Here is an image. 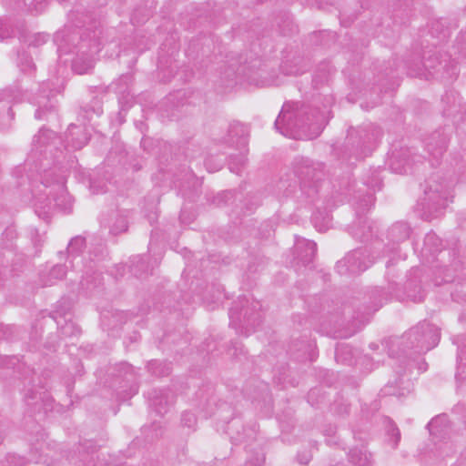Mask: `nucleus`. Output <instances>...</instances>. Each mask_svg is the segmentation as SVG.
<instances>
[{
    "instance_id": "nucleus-1",
    "label": "nucleus",
    "mask_w": 466,
    "mask_h": 466,
    "mask_svg": "<svg viewBox=\"0 0 466 466\" xmlns=\"http://www.w3.org/2000/svg\"><path fill=\"white\" fill-rule=\"evenodd\" d=\"M59 138L52 130L41 128L38 135L34 137L31 157L36 155L39 158V168L43 171L42 184L48 188L53 185L60 192L59 197H54L55 203L48 198L42 199L37 198L35 203V214L44 220H49L55 207L60 208L64 212L69 213L72 209L70 197L65 193V171L53 162V167H48L49 158H52L54 150H57Z\"/></svg>"
},
{
    "instance_id": "nucleus-2",
    "label": "nucleus",
    "mask_w": 466,
    "mask_h": 466,
    "mask_svg": "<svg viewBox=\"0 0 466 466\" xmlns=\"http://www.w3.org/2000/svg\"><path fill=\"white\" fill-rule=\"evenodd\" d=\"M100 31L64 29L56 33L54 41L60 56L76 53L72 68L79 75L87 73L94 66L95 56L100 51Z\"/></svg>"
},
{
    "instance_id": "nucleus-3",
    "label": "nucleus",
    "mask_w": 466,
    "mask_h": 466,
    "mask_svg": "<svg viewBox=\"0 0 466 466\" xmlns=\"http://www.w3.org/2000/svg\"><path fill=\"white\" fill-rule=\"evenodd\" d=\"M441 240L434 232H429L424 238L421 257L424 263L434 270L435 285L441 283L466 281V265L457 259V251L452 248H441Z\"/></svg>"
},
{
    "instance_id": "nucleus-4",
    "label": "nucleus",
    "mask_w": 466,
    "mask_h": 466,
    "mask_svg": "<svg viewBox=\"0 0 466 466\" xmlns=\"http://www.w3.org/2000/svg\"><path fill=\"white\" fill-rule=\"evenodd\" d=\"M326 110L312 109L299 102L285 103L275 120V129L286 137L299 139L311 128H319Z\"/></svg>"
},
{
    "instance_id": "nucleus-5",
    "label": "nucleus",
    "mask_w": 466,
    "mask_h": 466,
    "mask_svg": "<svg viewBox=\"0 0 466 466\" xmlns=\"http://www.w3.org/2000/svg\"><path fill=\"white\" fill-rule=\"evenodd\" d=\"M452 181H448L439 173L433 174L425 182L424 197L421 199L423 216L431 220L440 217L452 201Z\"/></svg>"
},
{
    "instance_id": "nucleus-6",
    "label": "nucleus",
    "mask_w": 466,
    "mask_h": 466,
    "mask_svg": "<svg viewBox=\"0 0 466 466\" xmlns=\"http://www.w3.org/2000/svg\"><path fill=\"white\" fill-rule=\"evenodd\" d=\"M440 338L438 327L423 320L405 332L399 344L402 346L403 352L413 350L415 353L422 354L436 347Z\"/></svg>"
},
{
    "instance_id": "nucleus-7",
    "label": "nucleus",
    "mask_w": 466,
    "mask_h": 466,
    "mask_svg": "<svg viewBox=\"0 0 466 466\" xmlns=\"http://www.w3.org/2000/svg\"><path fill=\"white\" fill-rule=\"evenodd\" d=\"M351 204L355 209L357 220L350 227V233L353 238L360 241H369L377 234L378 227L375 221L370 220L362 216L374 204L372 194L354 196Z\"/></svg>"
},
{
    "instance_id": "nucleus-8",
    "label": "nucleus",
    "mask_w": 466,
    "mask_h": 466,
    "mask_svg": "<svg viewBox=\"0 0 466 466\" xmlns=\"http://www.w3.org/2000/svg\"><path fill=\"white\" fill-rule=\"evenodd\" d=\"M261 304L259 301L249 300L244 297L239 298L238 302H234L230 308L228 315L230 325L236 329L245 328L246 335L255 329L261 321Z\"/></svg>"
},
{
    "instance_id": "nucleus-9",
    "label": "nucleus",
    "mask_w": 466,
    "mask_h": 466,
    "mask_svg": "<svg viewBox=\"0 0 466 466\" xmlns=\"http://www.w3.org/2000/svg\"><path fill=\"white\" fill-rule=\"evenodd\" d=\"M374 263L370 257L367 248H359L349 252L341 260L337 262L336 270L339 275L360 274Z\"/></svg>"
},
{
    "instance_id": "nucleus-10",
    "label": "nucleus",
    "mask_w": 466,
    "mask_h": 466,
    "mask_svg": "<svg viewBox=\"0 0 466 466\" xmlns=\"http://www.w3.org/2000/svg\"><path fill=\"white\" fill-rule=\"evenodd\" d=\"M292 167L293 173L301 187H311V184L320 178V165H314L309 158L303 157H296Z\"/></svg>"
},
{
    "instance_id": "nucleus-11",
    "label": "nucleus",
    "mask_w": 466,
    "mask_h": 466,
    "mask_svg": "<svg viewBox=\"0 0 466 466\" xmlns=\"http://www.w3.org/2000/svg\"><path fill=\"white\" fill-rule=\"evenodd\" d=\"M422 158L423 157L411 152L410 148H394L389 156L388 164L392 172L397 174H406L411 167V161L420 162Z\"/></svg>"
},
{
    "instance_id": "nucleus-12",
    "label": "nucleus",
    "mask_w": 466,
    "mask_h": 466,
    "mask_svg": "<svg viewBox=\"0 0 466 466\" xmlns=\"http://www.w3.org/2000/svg\"><path fill=\"white\" fill-rule=\"evenodd\" d=\"M128 211L126 209H112L103 213L100 218L101 228H107L109 234L117 236L127 232L128 228Z\"/></svg>"
},
{
    "instance_id": "nucleus-13",
    "label": "nucleus",
    "mask_w": 466,
    "mask_h": 466,
    "mask_svg": "<svg viewBox=\"0 0 466 466\" xmlns=\"http://www.w3.org/2000/svg\"><path fill=\"white\" fill-rule=\"evenodd\" d=\"M455 343L458 344L457 355V393L459 395L466 394V335L459 336L455 339Z\"/></svg>"
},
{
    "instance_id": "nucleus-14",
    "label": "nucleus",
    "mask_w": 466,
    "mask_h": 466,
    "mask_svg": "<svg viewBox=\"0 0 466 466\" xmlns=\"http://www.w3.org/2000/svg\"><path fill=\"white\" fill-rule=\"evenodd\" d=\"M449 139V134L445 129L436 130L426 138L425 148L429 155L438 161L445 152Z\"/></svg>"
},
{
    "instance_id": "nucleus-15",
    "label": "nucleus",
    "mask_w": 466,
    "mask_h": 466,
    "mask_svg": "<svg viewBox=\"0 0 466 466\" xmlns=\"http://www.w3.org/2000/svg\"><path fill=\"white\" fill-rule=\"evenodd\" d=\"M410 227L402 221L394 223L388 230L387 252L395 253L399 250V244L407 240L410 235Z\"/></svg>"
},
{
    "instance_id": "nucleus-16",
    "label": "nucleus",
    "mask_w": 466,
    "mask_h": 466,
    "mask_svg": "<svg viewBox=\"0 0 466 466\" xmlns=\"http://www.w3.org/2000/svg\"><path fill=\"white\" fill-rule=\"evenodd\" d=\"M147 397L151 408L159 415H163L174 402V394L169 390H152Z\"/></svg>"
},
{
    "instance_id": "nucleus-17",
    "label": "nucleus",
    "mask_w": 466,
    "mask_h": 466,
    "mask_svg": "<svg viewBox=\"0 0 466 466\" xmlns=\"http://www.w3.org/2000/svg\"><path fill=\"white\" fill-rule=\"evenodd\" d=\"M230 439L233 444L250 442L256 439L257 430L255 426L244 427L238 420H232L228 426Z\"/></svg>"
},
{
    "instance_id": "nucleus-18",
    "label": "nucleus",
    "mask_w": 466,
    "mask_h": 466,
    "mask_svg": "<svg viewBox=\"0 0 466 466\" xmlns=\"http://www.w3.org/2000/svg\"><path fill=\"white\" fill-rule=\"evenodd\" d=\"M17 66L22 74L28 76L25 79L18 78L13 86L15 91L21 92L27 90L29 87L28 82L32 80L31 78L35 72V66L32 58L25 53L18 55Z\"/></svg>"
},
{
    "instance_id": "nucleus-19",
    "label": "nucleus",
    "mask_w": 466,
    "mask_h": 466,
    "mask_svg": "<svg viewBox=\"0 0 466 466\" xmlns=\"http://www.w3.org/2000/svg\"><path fill=\"white\" fill-rule=\"evenodd\" d=\"M90 134L85 127L71 124L66 132V147L73 149H81L88 142Z\"/></svg>"
},
{
    "instance_id": "nucleus-20",
    "label": "nucleus",
    "mask_w": 466,
    "mask_h": 466,
    "mask_svg": "<svg viewBox=\"0 0 466 466\" xmlns=\"http://www.w3.org/2000/svg\"><path fill=\"white\" fill-rule=\"evenodd\" d=\"M298 258L303 266H309L314 259L317 253V244L314 241L302 239L296 244Z\"/></svg>"
},
{
    "instance_id": "nucleus-21",
    "label": "nucleus",
    "mask_w": 466,
    "mask_h": 466,
    "mask_svg": "<svg viewBox=\"0 0 466 466\" xmlns=\"http://www.w3.org/2000/svg\"><path fill=\"white\" fill-rule=\"evenodd\" d=\"M228 143L230 146H241L247 145L248 128L241 123L234 122L228 127Z\"/></svg>"
},
{
    "instance_id": "nucleus-22",
    "label": "nucleus",
    "mask_w": 466,
    "mask_h": 466,
    "mask_svg": "<svg viewBox=\"0 0 466 466\" xmlns=\"http://www.w3.org/2000/svg\"><path fill=\"white\" fill-rule=\"evenodd\" d=\"M381 137L382 130L380 127L374 125H370L365 127L360 133V138L362 140L364 149L370 152Z\"/></svg>"
},
{
    "instance_id": "nucleus-23",
    "label": "nucleus",
    "mask_w": 466,
    "mask_h": 466,
    "mask_svg": "<svg viewBox=\"0 0 466 466\" xmlns=\"http://www.w3.org/2000/svg\"><path fill=\"white\" fill-rule=\"evenodd\" d=\"M8 5L15 10L28 11L30 13H41L47 5V0H33L27 5L25 0H8Z\"/></svg>"
},
{
    "instance_id": "nucleus-24",
    "label": "nucleus",
    "mask_w": 466,
    "mask_h": 466,
    "mask_svg": "<svg viewBox=\"0 0 466 466\" xmlns=\"http://www.w3.org/2000/svg\"><path fill=\"white\" fill-rule=\"evenodd\" d=\"M66 266L55 265L48 272H41L40 282L43 287L52 286L66 276Z\"/></svg>"
},
{
    "instance_id": "nucleus-25",
    "label": "nucleus",
    "mask_w": 466,
    "mask_h": 466,
    "mask_svg": "<svg viewBox=\"0 0 466 466\" xmlns=\"http://www.w3.org/2000/svg\"><path fill=\"white\" fill-rule=\"evenodd\" d=\"M349 461L352 466H371V454L364 448H354L349 452Z\"/></svg>"
},
{
    "instance_id": "nucleus-26",
    "label": "nucleus",
    "mask_w": 466,
    "mask_h": 466,
    "mask_svg": "<svg viewBox=\"0 0 466 466\" xmlns=\"http://www.w3.org/2000/svg\"><path fill=\"white\" fill-rule=\"evenodd\" d=\"M406 296L414 302H421L424 299L425 293L420 286V282L410 279L405 284Z\"/></svg>"
},
{
    "instance_id": "nucleus-27",
    "label": "nucleus",
    "mask_w": 466,
    "mask_h": 466,
    "mask_svg": "<svg viewBox=\"0 0 466 466\" xmlns=\"http://www.w3.org/2000/svg\"><path fill=\"white\" fill-rule=\"evenodd\" d=\"M56 322L60 333L64 337H77L81 333V329L71 319L61 320L56 318Z\"/></svg>"
},
{
    "instance_id": "nucleus-28",
    "label": "nucleus",
    "mask_w": 466,
    "mask_h": 466,
    "mask_svg": "<svg viewBox=\"0 0 466 466\" xmlns=\"http://www.w3.org/2000/svg\"><path fill=\"white\" fill-rule=\"evenodd\" d=\"M72 307L73 303L71 299L67 298H62L56 303V310L53 316L54 319L56 320V318L61 320L70 319Z\"/></svg>"
},
{
    "instance_id": "nucleus-29",
    "label": "nucleus",
    "mask_w": 466,
    "mask_h": 466,
    "mask_svg": "<svg viewBox=\"0 0 466 466\" xmlns=\"http://www.w3.org/2000/svg\"><path fill=\"white\" fill-rule=\"evenodd\" d=\"M335 360L338 363L350 365L352 361V351L349 345L339 344L335 350Z\"/></svg>"
},
{
    "instance_id": "nucleus-30",
    "label": "nucleus",
    "mask_w": 466,
    "mask_h": 466,
    "mask_svg": "<svg viewBox=\"0 0 466 466\" xmlns=\"http://www.w3.org/2000/svg\"><path fill=\"white\" fill-rule=\"evenodd\" d=\"M132 83V75H122L117 80L111 85V88L117 94H129V87Z\"/></svg>"
},
{
    "instance_id": "nucleus-31",
    "label": "nucleus",
    "mask_w": 466,
    "mask_h": 466,
    "mask_svg": "<svg viewBox=\"0 0 466 466\" xmlns=\"http://www.w3.org/2000/svg\"><path fill=\"white\" fill-rule=\"evenodd\" d=\"M85 245L86 239L80 236L73 238L67 246L68 257L73 258L79 257Z\"/></svg>"
},
{
    "instance_id": "nucleus-32",
    "label": "nucleus",
    "mask_w": 466,
    "mask_h": 466,
    "mask_svg": "<svg viewBox=\"0 0 466 466\" xmlns=\"http://www.w3.org/2000/svg\"><path fill=\"white\" fill-rule=\"evenodd\" d=\"M246 162L247 158L242 153L239 155L231 156L228 163V168L231 172L239 175L241 169L245 167Z\"/></svg>"
},
{
    "instance_id": "nucleus-33",
    "label": "nucleus",
    "mask_w": 466,
    "mask_h": 466,
    "mask_svg": "<svg viewBox=\"0 0 466 466\" xmlns=\"http://www.w3.org/2000/svg\"><path fill=\"white\" fill-rule=\"evenodd\" d=\"M447 422L446 415H439L433 418L428 424L427 428L431 434L437 435L442 431L441 427Z\"/></svg>"
},
{
    "instance_id": "nucleus-34",
    "label": "nucleus",
    "mask_w": 466,
    "mask_h": 466,
    "mask_svg": "<svg viewBox=\"0 0 466 466\" xmlns=\"http://www.w3.org/2000/svg\"><path fill=\"white\" fill-rule=\"evenodd\" d=\"M15 31L10 22L6 19L0 18V40L14 37Z\"/></svg>"
},
{
    "instance_id": "nucleus-35",
    "label": "nucleus",
    "mask_w": 466,
    "mask_h": 466,
    "mask_svg": "<svg viewBox=\"0 0 466 466\" xmlns=\"http://www.w3.org/2000/svg\"><path fill=\"white\" fill-rule=\"evenodd\" d=\"M148 370L156 375V376H165L169 373V368L167 366H163L162 363L157 360H152L148 363L147 366Z\"/></svg>"
},
{
    "instance_id": "nucleus-36",
    "label": "nucleus",
    "mask_w": 466,
    "mask_h": 466,
    "mask_svg": "<svg viewBox=\"0 0 466 466\" xmlns=\"http://www.w3.org/2000/svg\"><path fill=\"white\" fill-rule=\"evenodd\" d=\"M145 262L141 257L134 258L131 265V271L137 277L142 278L145 271Z\"/></svg>"
},
{
    "instance_id": "nucleus-37",
    "label": "nucleus",
    "mask_w": 466,
    "mask_h": 466,
    "mask_svg": "<svg viewBox=\"0 0 466 466\" xmlns=\"http://www.w3.org/2000/svg\"><path fill=\"white\" fill-rule=\"evenodd\" d=\"M95 449L96 448L91 441H87L81 444L78 448V452L81 456V461H85L91 454H93Z\"/></svg>"
},
{
    "instance_id": "nucleus-38",
    "label": "nucleus",
    "mask_w": 466,
    "mask_h": 466,
    "mask_svg": "<svg viewBox=\"0 0 466 466\" xmlns=\"http://www.w3.org/2000/svg\"><path fill=\"white\" fill-rule=\"evenodd\" d=\"M387 433L389 436L393 438L392 447L396 448L399 441H400V432L398 427L392 421H389V425L387 426Z\"/></svg>"
},
{
    "instance_id": "nucleus-39",
    "label": "nucleus",
    "mask_w": 466,
    "mask_h": 466,
    "mask_svg": "<svg viewBox=\"0 0 466 466\" xmlns=\"http://www.w3.org/2000/svg\"><path fill=\"white\" fill-rule=\"evenodd\" d=\"M157 204L158 199H153L150 203L148 211H145L146 217L147 218L150 223H153L157 218Z\"/></svg>"
},
{
    "instance_id": "nucleus-40",
    "label": "nucleus",
    "mask_w": 466,
    "mask_h": 466,
    "mask_svg": "<svg viewBox=\"0 0 466 466\" xmlns=\"http://www.w3.org/2000/svg\"><path fill=\"white\" fill-rule=\"evenodd\" d=\"M207 170L210 173L218 171L222 167V161L208 157L204 162Z\"/></svg>"
},
{
    "instance_id": "nucleus-41",
    "label": "nucleus",
    "mask_w": 466,
    "mask_h": 466,
    "mask_svg": "<svg viewBox=\"0 0 466 466\" xmlns=\"http://www.w3.org/2000/svg\"><path fill=\"white\" fill-rule=\"evenodd\" d=\"M312 223L314 224V227L320 232H324L329 228V218H325L323 219V223L319 222V215L315 213L313 214L312 218Z\"/></svg>"
},
{
    "instance_id": "nucleus-42",
    "label": "nucleus",
    "mask_w": 466,
    "mask_h": 466,
    "mask_svg": "<svg viewBox=\"0 0 466 466\" xmlns=\"http://www.w3.org/2000/svg\"><path fill=\"white\" fill-rule=\"evenodd\" d=\"M181 422L185 427L193 428L197 422L194 413L186 411L182 414Z\"/></svg>"
},
{
    "instance_id": "nucleus-43",
    "label": "nucleus",
    "mask_w": 466,
    "mask_h": 466,
    "mask_svg": "<svg viewBox=\"0 0 466 466\" xmlns=\"http://www.w3.org/2000/svg\"><path fill=\"white\" fill-rule=\"evenodd\" d=\"M17 362L18 359L15 356H0V367L14 369Z\"/></svg>"
},
{
    "instance_id": "nucleus-44",
    "label": "nucleus",
    "mask_w": 466,
    "mask_h": 466,
    "mask_svg": "<svg viewBox=\"0 0 466 466\" xmlns=\"http://www.w3.org/2000/svg\"><path fill=\"white\" fill-rule=\"evenodd\" d=\"M38 108L35 110V116L36 119H43L46 112L50 111L54 106L52 105H47L46 103H41L37 101Z\"/></svg>"
},
{
    "instance_id": "nucleus-45",
    "label": "nucleus",
    "mask_w": 466,
    "mask_h": 466,
    "mask_svg": "<svg viewBox=\"0 0 466 466\" xmlns=\"http://www.w3.org/2000/svg\"><path fill=\"white\" fill-rule=\"evenodd\" d=\"M6 466H25V460L23 457L10 454L6 457Z\"/></svg>"
},
{
    "instance_id": "nucleus-46",
    "label": "nucleus",
    "mask_w": 466,
    "mask_h": 466,
    "mask_svg": "<svg viewBox=\"0 0 466 466\" xmlns=\"http://www.w3.org/2000/svg\"><path fill=\"white\" fill-rule=\"evenodd\" d=\"M311 458V453L308 451H299L297 455V461H299V463L303 465L308 464L310 461Z\"/></svg>"
},
{
    "instance_id": "nucleus-47",
    "label": "nucleus",
    "mask_w": 466,
    "mask_h": 466,
    "mask_svg": "<svg viewBox=\"0 0 466 466\" xmlns=\"http://www.w3.org/2000/svg\"><path fill=\"white\" fill-rule=\"evenodd\" d=\"M438 66L447 71V73L450 74L451 76H453L457 74L456 66L453 65H448L446 60L439 61Z\"/></svg>"
},
{
    "instance_id": "nucleus-48",
    "label": "nucleus",
    "mask_w": 466,
    "mask_h": 466,
    "mask_svg": "<svg viewBox=\"0 0 466 466\" xmlns=\"http://www.w3.org/2000/svg\"><path fill=\"white\" fill-rule=\"evenodd\" d=\"M265 461V456L262 452H257L254 459L248 461V466H261Z\"/></svg>"
},
{
    "instance_id": "nucleus-49",
    "label": "nucleus",
    "mask_w": 466,
    "mask_h": 466,
    "mask_svg": "<svg viewBox=\"0 0 466 466\" xmlns=\"http://www.w3.org/2000/svg\"><path fill=\"white\" fill-rule=\"evenodd\" d=\"M38 400H41L44 401V398H42L40 395L37 396V393H33L31 395L26 394L25 395V400L28 406H34L38 404Z\"/></svg>"
},
{
    "instance_id": "nucleus-50",
    "label": "nucleus",
    "mask_w": 466,
    "mask_h": 466,
    "mask_svg": "<svg viewBox=\"0 0 466 466\" xmlns=\"http://www.w3.org/2000/svg\"><path fill=\"white\" fill-rule=\"evenodd\" d=\"M85 112L86 114H89L90 112L99 116L102 114V106H101V104H100V101L98 100H95L94 101V106H92L91 107H88V108H85Z\"/></svg>"
},
{
    "instance_id": "nucleus-51",
    "label": "nucleus",
    "mask_w": 466,
    "mask_h": 466,
    "mask_svg": "<svg viewBox=\"0 0 466 466\" xmlns=\"http://www.w3.org/2000/svg\"><path fill=\"white\" fill-rule=\"evenodd\" d=\"M3 238H6L9 241H12L16 238V232L14 228H6L2 234Z\"/></svg>"
},
{
    "instance_id": "nucleus-52",
    "label": "nucleus",
    "mask_w": 466,
    "mask_h": 466,
    "mask_svg": "<svg viewBox=\"0 0 466 466\" xmlns=\"http://www.w3.org/2000/svg\"><path fill=\"white\" fill-rule=\"evenodd\" d=\"M452 411L457 414H461L462 419L466 420V407L464 406V404L458 403L457 405L454 406Z\"/></svg>"
},
{
    "instance_id": "nucleus-53",
    "label": "nucleus",
    "mask_w": 466,
    "mask_h": 466,
    "mask_svg": "<svg viewBox=\"0 0 466 466\" xmlns=\"http://www.w3.org/2000/svg\"><path fill=\"white\" fill-rule=\"evenodd\" d=\"M423 66L425 70L429 72V74H431L432 69H436V66L434 65L431 57L425 58L423 62Z\"/></svg>"
},
{
    "instance_id": "nucleus-54",
    "label": "nucleus",
    "mask_w": 466,
    "mask_h": 466,
    "mask_svg": "<svg viewBox=\"0 0 466 466\" xmlns=\"http://www.w3.org/2000/svg\"><path fill=\"white\" fill-rule=\"evenodd\" d=\"M333 432H334L333 430H329V431L328 433V438L326 439L327 444L330 445V446L339 444L336 437L332 435Z\"/></svg>"
},
{
    "instance_id": "nucleus-55",
    "label": "nucleus",
    "mask_w": 466,
    "mask_h": 466,
    "mask_svg": "<svg viewBox=\"0 0 466 466\" xmlns=\"http://www.w3.org/2000/svg\"><path fill=\"white\" fill-rule=\"evenodd\" d=\"M373 296L374 297H377V296L378 297H383L386 301L389 300V294L387 292H385L383 289H377L373 292Z\"/></svg>"
},
{
    "instance_id": "nucleus-56",
    "label": "nucleus",
    "mask_w": 466,
    "mask_h": 466,
    "mask_svg": "<svg viewBox=\"0 0 466 466\" xmlns=\"http://www.w3.org/2000/svg\"><path fill=\"white\" fill-rule=\"evenodd\" d=\"M90 189L92 190V192H93L94 194L104 193V192H106V190L104 188V187H102L101 188L96 187V183H95V182H91Z\"/></svg>"
},
{
    "instance_id": "nucleus-57",
    "label": "nucleus",
    "mask_w": 466,
    "mask_h": 466,
    "mask_svg": "<svg viewBox=\"0 0 466 466\" xmlns=\"http://www.w3.org/2000/svg\"><path fill=\"white\" fill-rule=\"evenodd\" d=\"M48 35H38L35 36V45H38L40 43H45L47 40Z\"/></svg>"
},
{
    "instance_id": "nucleus-58",
    "label": "nucleus",
    "mask_w": 466,
    "mask_h": 466,
    "mask_svg": "<svg viewBox=\"0 0 466 466\" xmlns=\"http://www.w3.org/2000/svg\"><path fill=\"white\" fill-rule=\"evenodd\" d=\"M122 366L125 368V370H127V373L134 378L135 377V371H134V368L128 364H122Z\"/></svg>"
},
{
    "instance_id": "nucleus-59",
    "label": "nucleus",
    "mask_w": 466,
    "mask_h": 466,
    "mask_svg": "<svg viewBox=\"0 0 466 466\" xmlns=\"http://www.w3.org/2000/svg\"><path fill=\"white\" fill-rule=\"evenodd\" d=\"M90 282H91V281H90V279H89V277H88V276H86V277H84V278H83V279H82V281H81V285H82L83 287L86 286V288L88 289V286H89V283H90Z\"/></svg>"
},
{
    "instance_id": "nucleus-60",
    "label": "nucleus",
    "mask_w": 466,
    "mask_h": 466,
    "mask_svg": "<svg viewBox=\"0 0 466 466\" xmlns=\"http://www.w3.org/2000/svg\"><path fill=\"white\" fill-rule=\"evenodd\" d=\"M35 463H48L47 460L40 456L39 458L35 459Z\"/></svg>"
},
{
    "instance_id": "nucleus-61",
    "label": "nucleus",
    "mask_w": 466,
    "mask_h": 466,
    "mask_svg": "<svg viewBox=\"0 0 466 466\" xmlns=\"http://www.w3.org/2000/svg\"><path fill=\"white\" fill-rule=\"evenodd\" d=\"M314 360H315V354H314L313 350L310 349L309 360L313 361Z\"/></svg>"
},
{
    "instance_id": "nucleus-62",
    "label": "nucleus",
    "mask_w": 466,
    "mask_h": 466,
    "mask_svg": "<svg viewBox=\"0 0 466 466\" xmlns=\"http://www.w3.org/2000/svg\"><path fill=\"white\" fill-rule=\"evenodd\" d=\"M370 348L371 350H377V349H378V345H376L375 343H371V344L370 345Z\"/></svg>"
},
{
    "instance_id": "nucleus-63",
    "label": "nucleus",
    "mask_w": 466,
    "mask_h": 466,
    "mask_svg": "<svg viewBox=\"0 0 466 466\" xmlns=\"http://www.w3.org/2000/svg\"><path fill=\"white\" fill-rule=\"evenodd\" d=\"M3 246H4L5 248H11V247H12V245H11V244H8V243H5V242H4V243H3Z\"/></svg>"
},
{
    "instance_id": "nucleus-64",
    "label": "nucleus",
    "mask_w": 466,
    "mask_h": 466,
    "mask_svg": "<svg viewBox=\"0 0 466 466\" xmlns=\"http://www.w3.org/2000/svg\"><path fill=\"white\" fill-rule=\"evenodd\" d=\"M420 370H427V364L424 363L423 365H421V367H420Z\"/></svg>"
}]
</instances>
